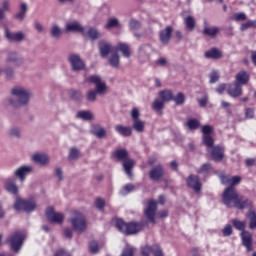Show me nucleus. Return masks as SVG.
I'll return each mask as SVG.
<instances>
[{
    "instance_id": "2",
    "label": "nucleus",
    "mask_w": 256,
    "mask_h": 256,
    "mask_svg": "<svg viewBox=\"0 0 256 256\" xmlns=\"http://www.w3.org/2000/svg\"><path fill=\"white\" fill-rule=\"evenodd\" d=\"M213 126L204 125L201 128L202 133V143L207 149H211L210 155L211 159L216 163H219L225 159V148L221 145L215 146V138H213L214 133Z\"/></svg>"
},
{
    "instance_id": "5",
    "label": "nucleus",
    "mask_w": 256,
    "mask_h": 256,
    "mask_svg": "<svg viewBox=\"0 0 256 256\" xmlns=\"http://www.w3.org/2000/svg\"><path fill=\"white\" fill-rule=\"evenodd\" d=\"M113 156L122 161V167L125 171L126 175L129 177H133V169L135 168V160L129 158V152L127 149L122 148L118 149L113 153Z\"/></svg>"
},
{
    "instance_id": "18",
    "label": "nucleus",
    "mask_w": 256,
    "mask_h": 256,
    "mask_svg": "<svg viewBox=\"0 0 256 256\" xmlns=\"http://www.w3.org/2000/svg\"><path fill=\"white\" fill-rule=\"evenodd\" d=\"M242 245L246 247L247 251L253 250V234L249 231L241 232Z\"/></svg>"
},
{
    "instance_id": "41",
    "label": "nucleus",
    "mask_w": 256,
    "mask_h": 256,
    "mask_svg": "<svg viewBox=\"0 0 256 256\" xmlns=\"http://www.w3.org/2000/svg\"><path fill=\"white\" fill-rule=\"evenodd\" d=\"M70 97L73 101H81L83 94L79 90H70Z\"/></svg>"
},
{
    "instance_id": "24",
    "label": "nucleus",
    "mask_w": 256,
    "mask_h": 256,
    "mask_svg": "<svg viewBox=\"0 0 256 256\" xmlns=\"http://www.w3.org/2000/svg\"><path fill=\"white\" fill-rule=\"evenodd\" d=\"M206 59H221L223 57V52L217 48H211L210 50L204 53Z\"/></svg>"
},
{
    "instance_id": "38",
    "label": "nucleus",
    "mask_w": 256,
    "mask_h": 256,
    "mask_svg": "<svg viewBox=\"0 0 256 256\" xmlns=\"http://www.w3.org/2000/svg\"><path fill=\"white\" fill-rule=\"evenodd\" d=\"M256 27L255 20H248L246 23H242L240 26V31H247V29H252Z\"/></svg>"
},
{
    "instance_id": "39",
    "label": "nucleus",
    "mask_w": 256,
    "mask_h": 256,
    "mask_svg": "<svg viewBox=\"0 0 256 256\" xmlns=\"http://www.w3.org/2000/svg\"><path fill=\"white\" fill-rule=\"evenodd\" d=\"M172 101L176 103V105H184L185 104V94L179 92L176 96H173Z\"/></svg>"
},
{
    "instance_id": "56",
    "label": "nucleus",
    "mask_w": 256,
    "mask_h": 256,
    "mask_svg": "<svg viewBox=\"0 0 256 256\" xmlns=\"http://www.w3.org/2000/svg\"><path fill=\"white\" fill-rule=\"evenodd\" d=\"M140 116H141V114L139 113V109L133 108L131 111V117H132L133 121L139 120Z\"/></svg>"
},
{
    "instance_id": "64",
    "label": "nucleus",
    "mask_w": 256,
    "mask_h": 256,
    "mask_svg": "<svg viewBox=\"0 0 256 256\" xmlns=\"http://www.w3.org/2000/svg\"><path fill=\"white\" fill-rule=\"evenodd\" d=\"M251 61L253 65H255L256 67V51L255 50L251 52Z\"/></svg>"
},
{
    "instance_id": "31",
    "label": "nucleus",
    "mask_w": 256,
    "mask_h": 256,
    "mask_svg": "<svg viewBox=\"0 0 256 256\" xmlns=\"http://www.w3.org/2000/svg\"><path fill=\"white\" fill-rule=\"evenodd\" d=\"M186 126L190 131H196V129H199L201 127V122L195 118H191L187 121Z\"/></svg>"
},
{
    "instance_id": "14",
    "label": "nucleus",
    "mask_w": 256,
    "mask_h": 256,
    "mask_svg": "<svg viewBox=\"0 0 256 256\" xmlns=\"http://www.w3.org/2000/svg\"><path fill=\"white\" fill-rule=\"evenodd\" d=\"M227 93L230 97L237 99V97H241L243 95V87L237 84V82H233L228 84Z\"/></svg>"
},
{
    "instance_id": "40",
    "label": "nucleus",
    "mask_w": 256,
    "mask_h": 256,
    "mask_svg": "<svg viewBox=\"0 0 256 256\" xmlns=\"http://www.w3.org/2000/svg\"><path fill=\"white\" fill-rule=\"evenodd\" d=\"M20 9L21 11L15 15V18L23 21V19H25V13H27V4L22 3Z\"/></svg>"
},
{
    "instance_id": "27",
    "label": "nucleus",
    "mask_w": 256,
    "mask_h": 256,
    "mask_svg": "<svg viewBox=\"0 0 256 256\" xmlns=\"http://www.w3.org/2000/svg\"><path fill=\"white\" fill-rule=\"evenodd\" d=\"M27 173H31V167L22 166L16 170L15 175L19 177L20 181H25V175H27Z\"/></svg>"
},
{
    "instance_id": "61",
    "label": "nucleus",
    "mask_w": 256,
    "mask_h": 256,
    "mask_svg": "<svg viewBox=\"0 0 256 256\" xmlns=\"http://www.w3.org/2000/svg\"><path fill=\"white\" fill-rule=\"evenodd\" d=\"M225 89H227V84H219L218 87L216 88L217 93L221 95Z\"/></svg>"
},
{
    "instance_id": "51",
    "label": "nucleus",
    "mask_w": 256,
    "mask_h": 256,
    "mask_svg": "<svg viewBox=\"0 0 256 256\" xmlns=\"http://www.w3.org/2000/svg\"><path fill=\"white\" fill-rule=\"evenodd\" d=\"M69 159H79V150L72 148L69 153Z\"/></svg>"
},
{
    "instance_id": "49",
    "label": "nucleus",
    "mask_w": 256,
    "mask_h": 256,
    "mask_svg": "<svg viewBox=\"0 0 256 256\" xmlns=\"http://www.w3.org/2000/svg\"><path fill=\"white\" fill-rule=\"evenodd\" d=\"M234 21H245L247 20V15L243 12L236 13L233 16Z\"/></svg>"
},
{
    "instance_id": "42",
    "label": "nucleus",
    "mask_w": 256,
    "mask_h": 256,
    "mask_svg": "<svg viewBox=\"0 0 256 256\" xmlns=\"http://www.w3.org/2000/svg\"><path fill=\"white\" fill-rule=\"evenodd\" d=\"M109 63L112 67H114L115 69H117L119 67V54L114 53L110 59H109Z\"/></svg>"
},
{
    "instance_id": "59",
    "label": "nucleus",
    "mask_w": 256,
    "mask_h": 256,
    "mask_svg": "<svg viewBox=\"0 0 256 256\" xmlns=\"http://www.w3.org/2000/svg\"><path fill=\"white\" fill-rule=\"evenodd\" d=\"M246 167H255L256 159L255 158H248L245 160Z\"/></svg>"
},
{
    "instance_id": "35",
    "label": "nucleus",
    "mask_w": 256,
    "mask_h": 256,
    "mask_svg": "<svg viewBox=\"0 0 256 256\" xmlns=\"http://www.w3.org/2000/svg\"><path fill=\"white\" fill-rule=\"evenodd\" d=\"M217 33H219V29L217 27H204L203 35H207L208 37H216Z\"/></svg>"
},
{
    "instance_id": "13",
    "label": "nucleus",
    "mask_w": 256,
    "mask_h": 256,
    "mask_svg": "<svg viewBox=\"0 0 256 256\" xmlns=\"http://www.w3.org/2000/svg\"><path fill=\"white\" fill-rule=\"evenodd\" d=\"M186 183L187 186L190 189H193V191H195L196 193H199V191H201L203 187V185L201 184V179L195 174H191L190 176H188V178L186 179Z\"/></svg>"
},
{
    "instance_id": "53",
    "label": "nucleus",
    "mask_w": 256,
    "mask_h": 256,
    "mask_svg": "<svg viewBox=\"0 0 256 256\" xmlns=\"http://www.w3.org/2000/svg\"><path fill=\"white\" fill-rule=\"evenodd\" d=\"M89 249H90V253H97L99 251V244L93 241L90 243Z\"/></svg>"
},
{
    "instance_id": "50",
    "label": "nucleus",
    "mask_w": 256,
    "mask_h": 256,
    "mask_svg": "<svg viewBox=\"0 0 256 256\" xmlns=\"http://www.w3.org/2000/svg\"><path fill=\"white\" fill-rule=\"evenodd\" d=\"M130 29H140L141 28V22L131 19L129 22Z\"/></svg>"
},
{
    "instance_id": "11",
    "label": "nucleus",
    "mask_w": 256,
    "mask_h": 256,
    "mask_svg": "<svg viewBox=\"0 0 256 256\" xmlns=\"http://www.w3.org/2000/svg\"><path fill=\"white\" fill-rule=\"evenodd\" d=\"M157 213V202L155 200H149L146 208L144 209V215L150 221L155 224V215Z\"/></svg>"
},
{
    "instance_id": "63",
    "label": "nucleus",
    "mask_w": 256,
    "mask_h": 256,
    "mask_svg": "<svg viewBox=\"0 0 256 256\" xmlns=\"http://www.w3.org/2000/svg\"><path fill=\"white\" fill-rule=\"evenodd\" d=\"M126 193H131V191L135 190V186L133 184H127L123 187Z\"/></svg>"
},
{
    "instance_id": "60",
    "label": "nucleus",
    "mask_w": 256,
    "mask_h": 256,
    "mask_svg": "<svg viewBox=\"0 0 256 256\" xmlns=\"http://www.w3.org/2000/svg\"><path fill=\"white\" fill-rule=\"evenodd\" d=\"M7 61L8 63H17V54H15V52L10 53Z\"/></svg>"
},
{
    "instance_id": "10",
    "label": "nucleus",
    "mask_w": 256,
    "mask_h": 256,
    "mask_svg": "<svg viewBox=\"0 0 256 256\" xmlns=\"http://www.w3.org/2000/svg\"><path fill=\"white\" fill-rule=\"evenodd\" d=\"M46 217L49 223H57L58 225L63 224V221H65V215L60 212H55V208L51 206L46 209Z\"/></svg>"
},
{
    "instance_id": "21",
    "label": "nucleus",
    "mask_w": 256,
    "mask_h": 256,
    "mask_svg": "<svg viewBox=\"0 0 256 256\" xmlns=\"http://www.w3.org/2000/svg\"><path fill=\"white\" fill-rule=\"evenodd\" d=\"M115 131L122 137H131L133 128L131 126H123L121 124L115 126Z\"/></svg>"
},
{
    "instance_id": "30",
    "label": "nucleus",
    "mask_w": 256,
    "mask_h": 256,
    "mask_svg": "<svg viewBox=\"0 0 256 256\" xmlns=\"http://www.w3.org/2000/svg\"><path fill=\"white\" fill-rule=\"evenodd\" d=\"M185 27L187 31H193L196 26L195 17L189 15L184 19Z\"/></svg>"
},
{
    "instance_id": "34",
    "label": "nucleus",
    "mask_w": 256,
    "mask_h": 256,
    "mask_svg": "<svg viewBox=\"0 0 256 256\" xmlns=\"http://www.w3.org/2000/svg\"><path fill=\"white\" fill-rule=\"evenodd\" d=\"M152 109L154 111H163L165 109V102L162 99H155L152 103Z\"/></svg>"
},
{
    "instance_id": "4",
    "label": "nucleus",
    "mask_w": 256,
    "mask_h": 256,
    "mask_svg": "<svg viewBox=\"0 0 256 256\" xmlns=\"http://www.w3.org/2000/svg\"><path fill=\"white\" fill-rule=\"evenodd\" d=\"M115 227L123 235H137V233L143 231L144 224L143 222H125L123 219L118 218L115 221Z\"/></svg>"
},
{
    "instance_id": "43",
    "label": "nucleus",
    "mask_w": 256,
    "mask_h": 256,
    "mask_svg": "<svg viewBox=\"0 0 256 256\" xmlns=\"http://www.w3.org/2000/svg\"><path fill=\"white\" fill-rule=\"evenodd\" d=\"M212 167H211V163H205L203 164L200 169L197 171V173H199L200 175H207V173H209L211 171Z\"/></svg>"
},
{
    "instance_id": "23",
    "label": "nucleus",
    "mask_w": 256,
    "mask_h": 256,
    "mask_svg": "<svg viewBox=\"0 0 256 256\" xmlns=\"http://www.w3.org/2000/svg\"><path fill=\"white\" fill-rule=\"evenodd\" d=\"M114 51L117 53V51H120L124 57L129 59L131 57V49L129 48V44L119 42L116 47H114Z\"/></svg>"
},
{
    "instance_id": "62",
    "label": "nucleus",
    "mask_w": 256,
    "mask_h": 256,
    "mask_svg": "<svg viewBox=\"0 0 256 256\" xmlns=\"http://www.w3.org/2000/svg\"><path fill=\"white\" fill-rule=\"evenodd\" d=\"M64 235L67 239H71L73 237V230L71 228L64 229Z\"/></svg>"
},
{
    "instance_id": "52",
    "label": "nucleus",
    "mask_w": 256,
    "mask_h": 256,
    "mask_svg": "<svg viewBox=\"0 0 256 256\" xmlns=\"http://www.w3.org/2000/svg\"><path fill=\"white\" fill-rule=\"evenodd\" d=\"M245 117L246 119H253V117H255V109L247 108L245 110Z\"/></svg>"
},
{
    "instance_id": "58",
    "label": "nucleus",
    "mask_w": 256,
    "mask_h": 256,
    "mask_svg": "<svg viewBox=\"0 0 256 256\" xmlns=\"http://www.w3.org/2000/svg\"><path fill=\"white\" fill-rule=\"evenodd\" d=\"M217 81H219V73L212 72L210 74V83H217Z\"/></svg>"
},
{
    "instance_id": "47",
    "label": "nucleus",
    "mask_w": 256,
    "mask_h": 256,
    "mask_svg": "<svg viewBox=\"0 0 256 256\" xmlns=\"http://www.w3.org/2000/svg\"><path fill=\"white\" fill-rule=\"evenodd\" d=\"M231 177H232L231 175H225V174L220 175V180L222 185H230Z\"/></svg>"
},
{
    "instance_id": "46",
    "label": "nucleus",
    "mask_w": 256,
    "mask_h": 256,
    "mask_svg": "<svg viewBox=\"0 0 256 256\" xmlns=\"http://www.w3.org/2000/svg\"><path fill=\"white\" fill-rule=\"evenodd\" d=\"M95 207L99 209V211H103L105 209V200H103V198H96Z\"/></svg>"
},
{
    "instance_id": "22",
    "label": "nucleus",
    "mask_w": 256,
    "mask_h": 256,
    "mask_svg": "<svg viewBox=\"0 0 256 256\" xmlns=\"http://www.w3.org/2000/svg\"><path fill=\"white\" fill-rule=\"evenodd\" d=\"M99 51L101 57H107L111 53V51H115V47H112L109 43L105 41L99 42Z\"/></svg>"
},
{
    "instance_id": "9",
    "label": "nucleus",
    "mask_w": 256,
    "mask_h": 256,
    "mask_svg": "<svg viewBox=\"0 0 256 256\" xmlns=\"http://www.w3.org/2000/svg\"><path fill=\"white\" fill-rule=\"evenodd\" d=\"M12 95L17 97L19 105H27V103H29V98L31 97V93L22 87L13 88Z\"/></svg>"
},
{
    "instance_id": "15",
    "label": "nucleus",
    "mask_w": 256,
    "mask_h": 256,
    "mask_svg": "<svg viewBox=\"0 0 256 256\" xmlns=\"http://www.w3.org/2000/svg\"><path fill=\"white\" fill-rule=\"evenodd\" d=\"M171 37H173V26H166L165 29L159 32V40L163 45H169Z\"/></svg>"
},
{
    "instance_id": "37",
    "label": "nucleus",
    "mask_w": 256,
    "mask_h": 256,
    "mask_svg": "<svg viewBox=\"0 0 256 256\" xmlns=\"http://www.w3.org/2000/svg\"><path fill=\"white\" fill-rule=\"evenodd\" d=\"M93 135H96L98 139H103L107 135V131L100 126H94Z\"/></svg>"
},
{
    "instance_id": "7",
    "label": "nucleus",
    "mask_w": 256,
    "mask_h": 256,
    "mask_svg": "<svg viewBox=\"0 0 256 256\" xmlns=\"http://www.w3.org/2000/svg\"><path fill=\"white\" fill-rule=\"evenodd\" d=\"M70 223L77 233H83L87 229V219L79 212H74V217L71 218Z\"/></svg>"
},
{
    "instance_id": "16",
    "label": "nucleus",
    "mask_w": 256,
    "mask_h": 256,
    "mask_svg": "<svg viewBox=\"0 0 256 256\" xmlns=\"http://www.w3.org/2000/svg\"><path fill=\"white\" fill-rule=\"evenodd\" d=\"M165 176V169L162 165H157L149 172V177L152 181H160Z\"/></svg>"
},
{
    "instance_id": "6",
    "label": "nucleus",
    "mask_w": 256,
    "mask_h": 256,
    "mask_svg": "<svg viewBox=\"0 0 256 256\" xmlns=\"http://www.w3.org/2000/svg\"><path fill=\"white\" fill-rule=\"evenodd\" d=\"M25 239H27V236L23 231H16L7 237L6 243L14 253H19L21 251V247H23V243H25Z\"/></svg>"
},
{
    "instance_id": "26",
    "label": "nucleus",
    "mask_w": 256,
    "mask_h": 256,
    "mask_svg": "<svg viewBox=\"0 0 256 256\" xmlns=\"http://www.w3.org/2000/svg\"><path fill=\"white\" fill-rule=\"evenodd\" d=\"M5 189L12 195H17L19 193V187L15 184V180H7L5 183Z\"/></svg>"
},
{
    "instance_id": "19",
    "label": "nucleus",
    "mask_w": 256,
    "mask_h": 256,
    "mask_svg": "<svg viewBox=\"0 0 256 256\" xmlns=\"http://www.w3.org/2000/svg\"><path fill=\"white\" fill-rule=\"evenodd\" d=\"M250 79H251V76L248 74V72L245 70H242L236 74L234 83H237L242 87V85H247Z\"/></svg>"
},
{
    "instance_id": "29",
    "label": "nucleus",
    "mask_w": 256,
    "mask_h": 256,
    "mask_svg": "<svg viewBox=\"0 0 256 256\" xmlns=\"http://www.w3.org/2000/svg\"><path fill=\"white\" fill-rule=\"evenodd\" d=\"M6 38L9 41H23L24 35L21 32L11 33L8 28H6Z\"/></svg>"
},
{
    "instance_id": "1",
    "label": "nucleus",
    "mask_w": 256,
    "mask_h": 256,
    "mask_svg": "<svg viewBox=\"0 0 256 256\" xmlns=\"http://www.w3.org/2000/svg\"><path fill=\"white\" fill-rule=\"evenodd\" d=\"M242 181L241 176H232L230 179V185L225 188L223 194H222V201L223 204L228 209H247V207L253 206V201H251L249 198L245 196L239 195L237 192V185H239Z\"/></svg>"
},
{
    "instance_id": "32",
    "label": "nucleus",
    "mask_w": 256,
    "mask_h": 256,
    "mask_svg": "<svg viewBox=\"0 0 256 256\" xmlns=\"http://www.w3.org/2000/svg\"><path fill=\"white\" fill-rule=\"evenodd\" d=\"M232 225L235 229H237V231H241L242 233L243 231H246L245 228L247 227V224L245 223V221H241L239 219H233Z\"/></svg>"
},
{
    "instance_id": "45",
    "label": "nucleus",
    "mask_w": 256,
    "mask_h": 256,
    "mask_svg": "<svg viewBox=\"0 0 256 256\" xmlns=\"http://www.w3.org/2000/svg\"><path fill=\"white\" fill-rule=\"evenodd\" d=\"M222 234H223V237H231V235H233V227L230 224H227L222 229Z\"/></svg>"
},
{
    "instance_id": "25",
    "label": "nucleus",
    "mask_w": 256,
    "mask_h": 256,
    "mask_svg": "<svg viewBox=\"0 0 256 256\" xmlns=\"http://www.w3.org/2000/svg\"><path fill=\"white\" fill-rule=\"evenodd\" d=\"M173 91L169 89L161 90L158 93V97L164 102V103H170V101H173Z\"/></svg>"
},
{
    "instance_id": "17",
    "label": "nucleus",
    "mask_w": 256,
    "mask_h": 256,
    "mask_svg": "<svg viewBox=\"0 0 256 256\" xmlns=\"http://www.w3.org/2000/svg\"><path fill=\"white\" fill-rule=\"evenodd\" d=\"M152 253L154 256H163V250L160 245L145 246L142 249V256H149Z\"/></svg>"
},
{
    "instance_id": "20",
    "label": "nucleus",
    "mask_w": 256,
    "mask_h": 256,
    "mask_svg": "<svg viewBox=\"0 0 256 256\" xmlns=\"http://www.w3.org/2000/svg\"><path fill=\"white\" fill-rule=\"evenodd\" d=\"M66 31L67 32H72V33H82L84 36H86L87 34L85 33V27L81 26V24H79V22L75 21L72 23H68L66 25Z\"/></svg>"
},
{
    "instance_id": "36",
    "label": "nucleus",
    "mask_w": 256,
    "mask_h": 256,
    "mask_svg": "<svg viewBox=\"0 0 256 256\" xmlns=\"http://www.w3.org/2000/svg\"><path fill=\"white\" fill-rule=\"evenodd\" d=\"M133 129L137 131V133H143L145 131V122L139 120H134Z\"/></svg>"
},
{
    "instance_id": "55",
    "label": "nucleus",
    "mask_w": 256,
    "mask_h": 256,
    "mask_svg": "<svg viewBox=\"0 0 256 256\" xmlns=\"http://www.w3.org/2000/svg\"><path fill=\"white\" fill-rule=\"evenodd\" d=\"M52 37H61V29L57 26H53L51 29Z\"/></svg>"
},
{
    "instance_id": "48",
    "label": "nucleus",
    "mask_w": 256,
    "mask_h": 256,
    "mask_svg": "<svg viewBox=\"0 0 256 256\" xmlns=\"http://www.w3.org/2000/svg\"><path fill=\"white\" fill-rule=\"evenodd\" d=\"M117 25H119V20H117V18H112L108 21L105 28L106 29H111L113 27H117Z\"/></svg>"
},
{
    "instance_id": "54",
    "label": "nucleus",
    "mask_w": 256,
    "mask_h": 256,
    "mask_svg": "<svg viewBox=\"0 0 256 256\" xmlns=\"http://www.w3.org/2000/svg\"><path fill=\"white\" fill-rule=\"evenodd\" d=\"M133 255H135V248L129 247L123 250L121 256H133Z\"/></svg>"
},
{
    "instance_id": "3",
    "label": "nucleus",
    "mask_w": 256,
    "mask_h": 256,
    "mask_svg": "<svg viewBox=\"0 0 256 256\" xmlns=\"http://www.w3.org/2000/svg\"><path fill=\"white\" fill-rule=\"evenodd\" d=\"M85 82L93 83L94 85H96V90H90L87 92L86 94L87 101L94 103V101H97V95H105V92L107 91V84L101 81L100 76L92 75L86 78Z\"/></svg>"
},
{
    "instance_id": "8",
    "label": "nucleus",
    "mask_w": 256,
    "mask_h": 256,
    "mask_svg": "<svg viewBox=\"0 0 256 256\" xmlns=\"http://www.w3.org/2000/svg\"><path fill=\"white\" fill-rule=\"evenodd\" d=\"M37 207V203H35V200H24L21 198H17L14 204V209L16 211H25V213H31L32 211H35V208Z\"/></svg>"
},
{
    "instance_id": "28",
    "label": "nucleus",
    "mask_w": 256,
    "mask_h": 256,
    "mask_svg": "<svg viewBox=\"0 0 256 256\" xmlns=\"http://www.w3.org/2000/svg\"><path fill=\"white\" fill-rule=\"evenodd\" d=\"M32 159L38 165H47L49 163V156L47 154H35Z\"/></svg>"
},
{
    "instance_id": "44",
    "label": "nucleus",
    "mask_w": 256,
    "mask_h": 256,
    "mask_svg": "<svg viewBox=\"0 0 256 256\" xmlns=\"http://www.w3.org/2000/svg\"><path fill=\"white\" fill-rule=\"evenodd\" d=\"M87 35L92 41H95V39H99V32L95 28H90L87 31Z\"/></svg>"
},
{
    "instance_id": "33",
    "label": "nucleus",
    "mask_w": 256,
    "mask_h": 256,
    "mask_svg": "<svg viewBox=\"0 0 256 256\" xmlns=\"http://www.w3.org/2000/svg\"><path fill=\"white\" fill-rule=\"evenodd\" d=\"M77 117L78 119H83V121H91L93 120V113H91V111H79L77 113Z\"/></svg>"
},
{
    "instance_id": "12",
    "label": "nucleus",
    "mask_w": 256,
    "mask_h": 256,
    "mask_svg": "<svg viewBox=\"0 0 256 256\" xmlns=\"http://www.w3.org/2000/svg\"><path fill=\"white\" fill-rule=\"evenodd\" d=\"M68 61L73 71H83V69H85V62L78 54H71L68 57Z\"/></svg>"
},
{
    "instance_id": "57",
    "label": "nucleus",
    "mask_w": 256,
    "mask_h": 256,
    "mask_svg": "<svg viewBox=\"0 0 256 256\" xmlns=\"http://www.w3.org/2000/svg\"><path fill=\"white\" fill-rule=\"evenodd\" d=\"M249 228L250 229H256V214H255V212H253L252 216L250 217Z\"/></svg>"
}]
</instances>
